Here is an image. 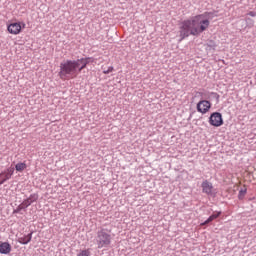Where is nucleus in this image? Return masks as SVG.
Here are the masks:
<instances>
[{"instance_id":"nucleus-6","label":"nucleus","mask_w":256,"mask_h":256,"mask_svg":"<svg viewBox=\"0 0 256 256\" xmlns=\"http://www.w3.org/2000/svg\"><path fill=\"white\" fill-rule=\"evenodd\" d=\"M13 173H15V168L10 167L4 172L0 173V185H3L5 181H9L11 177H13Z\"/></svg>"},{"instance_id":"nucleus-17","label":"nucleus","mask_w":256,"mask_h":256,"mask_svg":"<svg viewBox=\"0 0 256 256\" xmlns=\"http://www.w3.org/2000/svg\"><path fill=\"white\" fill-rule=\"evenodd\" d=\"M90 255H91V252L89 250H82L78 254V256H90Z\"/></svg>"},{"instance_id":"nucleus-9","label":"nucleus","mask_w":256,"mask_h":256,"mask_svg":"<svg viewBox=\"0 0 256 256\" xmlns=\"http://www.w3.org/2000/svg\"><path fill=\"white\" fill-rule=\"evenodd\" d=\"M0 253L1 255H9V253H11V244H9L8 242H1Z\"/></svg>"},{"instance_id":"nucleus-19","label":"nucleus","mask_w":256,"mask_h":256,"mask_svg":"<svg viewBox=\"0 0 256 256\" xmlns=\"http://www.w3.org/2000/svg\"><path fill=\"white\" fill-rule=\"evenodd\" d=\"M21 23V31L23 30V29H25V23L24 22H20Z\"/></svg>"},{"instance_id":"nucleus-4","label":"nucleus","mask_w":256,"mask_h":256,"mask_svg":"<svg viewBox=\"0 0 256 256\" xmlns=\"http://www.w3.org/2000/svg\"><path fill=\"white\" fill-rule=\"evenodd\" d=\"M209 123L212 127H221L223 125V115L219 112H213L209 117Z\"/></svg>"},{"instance_id":"nucleus-3","label":"nucleus","mask_w":256,"mask_h":256,"mask_svg":"<svg viewBox=\"0 0 256 256\" xmlns=\"http://www.w3.org/2000/svg\"><path fill=\"white\" fill-rule=\"evenodd\" d=\"M97 245L98 249H103V247H107V245H111V234L106 233L105 230H101L97 234Z\"/></svg>"},{"instance_id":"nucleus-15","label":"nucleus","mask_w":256,"mask_h":256,"mask_svg":"<svg viewBox=\"0 0 256 256\" xmlns=\"http://www.w3.org/2000/svg\"><path fill=\"white\" fill-rule=\"evenodd\" d=\"M28 199L31 201V203H35V201L39 199V195L31 194Z\"/></svg>"},{"instance_id":"nucleus-13","label":"nucleus","mask_w":256,"mask_h":256,"mask_svg":"<svg viewBox=\"0 0 256 256\" xmlns=\"http://www.w3.org/2000/svg\"><path fill=\"white\" fill-rule=\"evenodd\" d=\"M15 169L16 171H19V172L25 171V169H27V164L23 162L17 163L15 166Z\"/></svg>"},{"instance_id":"nucleus-7","label":"nucleus","mask_w":256,"mask_h":256,"mask_svg":"<svg viewBox=\"0 0 256 256\" xmlns=\"http://www.w3.org/2000/svg\"><path fill=\"white\" fill-rule=\"evenodd\" d=\"M7 31L10 35H19L21 33V22H13L7 26Z\"/></svg>"},{"instance_id":"nucleus-1","label":"nucleus","mask_w":256,"mask_h":256,"mask_svg":"<svg viewBox=\"0 0 256 256\" xmlns=\"http://www.w3.org/2000/svg\"><path fill=\"white\" fill-rule=\"evenodd\" d=\"M209 25H211V22L206 14H199L183 20L179 26V41L181 42L184 39H187L189 35H193L194 37L199 36L209 29Z\"/></svg>"},{"instance_id":"nucleus-5","label":"nucleus","mask_w":256,"mask_h":256,"mask_svg":"<svg viewBox=\"0 0 256 256\" xmlns=\"http://www.w3.org/2000/svg\"><path fill=\"white\" fill-rule=\"evenodd\" d=\"M196 109L198 113L205 115V113H209V110L211 109V102L208 100H201L197 103Z\"/></svg>"},{"instance_id":"nucleus-14","label":"nucleus","mask_w":256,"mask_h":256,"mask_svg":"<svg viewBox=\"0 0 256 256\" xmlns=\"http://www.w3.org/2000/svg\"><path fill=\"white\" fill-rule=\"evenodd\" d=\"M101 69L103 70L104 75H109V73H113V71H115V68L113 66H109L108 68L102 66Z\"/></svg>"},{"instance_id":"nucleus-11","label":"nucleus","mask_w":256,"mask_h":256,"mask_svg":"<svg viewBox=\"0 0 256 256\" xmlns=\"http://www.w3.org/2000/svg\"><path fill=\"white\" fill-rule=\"evenodd\" d=\"M221 215V212H214L204 223L201 225H207L211 223V221H215V219H218V217Z\"/></svg>"},{"instance_id":"nucleus-18","label":"nucleus","mask_w":256,"mask_h":256,"mask_svg":"<svg viewBox=\"0 0 256 256\" xmlns=\"http://www.w3.org/2000/svg\"><path fill=\"white\" fill-rule=\"evenodd\" d=\"M248 15H249L250 17H256V12H255V11H250V12L248 13Z\"/></svg>"},{"instance_id":"nucleus-16","label":"nucleus","mask_w":256,"mask_h":256,"mask_svg":"<svg viewBox=\"0 0 256 256\" xmlns=\"http://www.w3.org/2000/svg\"><path fill=\"white\" fill-rule=\"evenodd\" d=\"M247 194V189H242L239 191V199H243V197H245V195Z\"/></svg>"},{"instance_id":"nucleus-2","label":"nucleus","mask_w":256,"mask_h":256,"mask_svg":"<svg viewBox=\"0 0 256 256\" xmlns=\"http://www.w3.org/2000/svg\"><path fill=\"white\" fill-rule=\"evenodd\" d=\"M91 58H80L77 60H65L60 64V71L58 73L62 81H69L75 79L83 69L89 65Z\"/></svg>"},{"instance_id":"nucleus-12","label":"nucleus","mask_w":256,"mask_h":256,"mask_svg":"<svg viewBox=\"0 0 256 256\" xmlns=\"http://www.w3.org/2000/svg\"><path fill=\"white\" fill-rule=\"evenodd\" d=\"M32 204V202L30 201L29 198H27L26 200H24L19 206L18 209L19 211L23 210V209H27V207H29Z\"/></svg>"},{"instance_id":"nucleus-10","label":"nucleus","mask_w":256,"mask_h":256,"mask_svg":"<svg viewBox=\"0 0 256 256\" xmlns=\"http://www.w3.org/2000/svg\"><path fill=\"white\" fill-rule=\"evenodd\" d=\"M31 239H33V232L18 238V243H20L21 245H27L28 243H31Z\"/></svg>"},{"instance_id":"nucleus-8","label":"nucleus","mask_w":256,"mask_h":256,"mask_svg":"<svg viewBox=\"0 0 256 256\" xmlns=\"http://www.w3.org/2000/svg\"><path fill=\"white\" fill-rule=\"evenodd\" d=\"M202 191L206 193V195H211L213 193V184L207 180L202 182Z\"/></svg>"}]
</instances>
